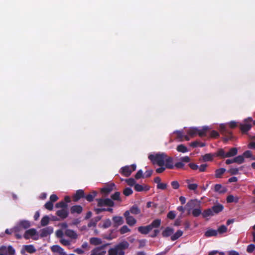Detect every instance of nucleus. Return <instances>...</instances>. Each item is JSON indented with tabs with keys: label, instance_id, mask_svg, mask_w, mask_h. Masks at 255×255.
Instances as JSON below:
<instances>
[{
	"label": "nucleus",
	"instance_id": "nucleus-1",
	"mask_svg": "<svg viewBox=\"0 0 255 255\" xmlns=\"http://www.w3.org/2000/svg\"><path fill=\"white\" fill-rule=\"evenodd\" d=\"M161 221L160 219H157L153 220L152 223L146 226H140L138 227V231L141 234L147 235L153 228H157L160 227Z\"/></svg>",
	"mask_w": 255,
	"mask_h": 255
},
{
	"label": "nucleus",
	"instance_id": "nucleus-2",
	"mask_svg": "<svg viewBox=\"0 0 255 255\" xmlns=\"http://www.w3.org/2000/svg\"><path fill=\"white\" fill-rule=\"evenodd\" d=\"M148 157L153 164L163 166L165 164V159L167 157V155L164 153H156L155 154H149Z\"/></svg>",
	"mask_w": 255,
	"mask_h": 255
},
{
	"label": "nucleus",
	"instance_id": "nucleus-3",
	"mask_svg": "<svg viewBox=\"0 0 255 255\" xmlns=\"http://www.w3.org/2000/svg\"><path fill=\"white\" fill-rule=\"evenodd\" d=\"M208 129L209 128L206 126L203 127L202 129H199L197 128H191L188 130L187 133L191 136L198 134L200 137H202L206 135Z\"/></svg>",
	"mask_w": 255,
	"mask_h": 255
},
{
	"label": "nucleus",
	"instance_id": "nucleus-4",
	"mask_svg": "<svg viewBox=\"0 0 255 255\" xmlns=\"http://www.w3.org/2000/svg\"><path fill=\"white\" fill-rule=\"evenodd\" d=\"M96 201L98 207L103 208L104 206L113 207L115 206L114 202L109 198H98L96 199Z\"/></svg>",
	"mask_w": 255,
	"mask_h": 255
},
{
	"label": "nucleus",
	"instance_id": "nucleus-5",
	"mask_svg": "<svg viewBox=\"0 0 255 255\" xmlns=\"http://www.w3.org/2000/svg\"><path fill=\"white\" fill-rule=\"evenodd\" d=\"M136 166L134 164L130 166H125L121 169L120 173L125 177H128L136 170Z\"/></svg>",
	"mask_w": 255,
	"mask_h": 255
},
{
	"label": "nucleus",
	"instance_id": "nucleus-6",
	"mask_svg": "<svg viewBox=\"0 0 255 255\" xmlns=\"http://www.w3.org/2000/svg\"><path fill=\"white\" fill-rule=\"evenodd\" d=\"M129 243L126 241H124L115 246L116 250L119 252V255H125L124 250L129 247Z\"/></svg>",
	"mask_w": 255,
	"mask_h": 255
},
{
	"label": "nucleus",
	"instance_id": "nucleus-7",
	"mask_svg": "<svg viewBox=\"0 0 255 255\" xmlns=\"http://www.w3.org/2000/svg\"><path fill=\"white\" fill-rule=\"evenodd\" d=\"M108 245V244L103 245L94 248L92 250L90 255H105L106 254L105 248Z\"/></svg>",
	"mask_w": 255,
	"mask_h": 255
},
{
	"label": "nucleus",
	"instance_id": "nucleus-8",
	"mask_svg": "<svg viewBox=\"0 0 255 255\" xmlns=\"http://www.w3.org/2000/svg\"><path fill=\"white\" fill-rule=\"evenodd\" d=\"M220 131L222 134L226 136L225 140L231 139L232 138V132L231 131L228 130L224 125H221Z\"/></svg>",
	"mask_w": 255,
	"mask_h": 255
},
{
	"label": "nucleus",
	"instance_id": "nucleus-9",
	"mask_svg": "<svg viewBox=\"0 0 255 255\" xmlns=\"http://www.w3.org/2000/svg\"><path fill=\"white\" fill-rule=\"evenodd\" d=\"M124 216L125 218L127 224L129 226H133L136 224V219L129 214L128 211H126L124 214Z\"/></svg>",
	"mask_w": 255,
	"mask_h": 255
},
{
	"label": "nucleus",
	"instance_id": "nucleus-10",
	"mask_svg": "<svg viewBox=\"0 0 255 255\" xmlns=\"http://www.w3.org/2000/svg\"><path fill=\"white\" fill-rule=\"evenodd\" d=\"M85 193L83 190L79 189L76 191L75 194L72 196L74 202H78L81 198H84Z\"/></svg>",
	"mask_w": 255,
	"mask_h": 255
},
{
	"label": "nucleus",
	"instance_id": "nucleus-11",
	"mask_svg": "<svg viewBox=\"0 0 255 255\" xmlns=\"http://www.w3.org/2000/svg\"><path fill=\"white\" fill-rule=\"evenodd\" d=\"M69 214L68 209H61L57 210L56 212V215L59 217L61 219H64L66 218Z\"/></svg>",
	"mask_w": 255,
	"mask_h": 255
},
{
	"label": "nucleus",
	"instance_id": "nucleus-12",
	"mask_svg": "<svg viewBox=\"0 0 255 255\" xmlns=\"http://www.w3.org/2000/svg\"><path fill=\"white\" fill-rule=\"evenodd\" d=\"M53 232V228L52 227H47L41 230L40 236L42 238L46 237L52 233Z\"/></svg>",
	"mask_w": 255,
	"mask_h": 255
},
{
	"label": "nucleus",
	"instance_id": "nucleus-13",
	"mask_svg": "<svg viewBox=\"0 0 255 255\" xmlns=\"http://www.w3.org/2000/svg\"><path fill=\"white\" fill-rule=\"evenodd\" d=\"M83 210V207L81 205H74L70 208V213L72 214H80Z\"/></svg>",
	"mask_w": 255,
	"mask_h": 255
},
{
	"label": "nucleus",
	"instance_id": "nucleus-14",
	"mask_svg": "<svg viewBox=\"0 0 255 255\" xmlns=\"http://www.w3.org/2000/svg\"><path fill=\"white\" fill-rule=\"evenodd\" d=\"M211 208L214 216L215 215L218 214L219 213L221 212L223 210L224 207L223 205L221 204H217L214 205Z\"/></svg>",
	"mask_w": 255,
	"mask_h": 255
},
{
	"label": "nucleus",
	"instance_id": "nucleus-15",
	"mask_svg": "<svg viewBox=\"0 0 255 255\" xmlns=\"http://www.w3.org/2000/svg\"><path fill=\"white\" fill-rule=\"evenodd\" d=\"M0 251L2 253H8V255H14L15 254V250L11 246H9L7 248L5 246H1L0 248Z\"/></svg>",
	"mask_w": 255,
	"mask_h": 255
},
{
	"label": "nucleus",
	"instance_id": "nucleus-16",
	"mask_svg": "<svg viewBox=\"0 0 255 255\" xmlns=\"http://www.w3.org/2000/svg\"><path fill=\"white\" fill-rule=\"evenodd\" d=\"M112 220L114 223V226L116 227L123 224L124 223L123 217L121 216H114Z\"/></svg>",
	"mask_w": 255,
	"mask_h": 255
},
{
	"label": "nucleus",
	"instance_id": "nucleus-17",
	"mask_svg": "<svg viewBox=\"0 0 255 255\" xmlns=\"http://www.w3.org/2000/svg\"><path fill=\"white\" fill-rule=\"evenodd\" d=\"M165 167L167 169H172L174 168V166L173 165V159L171 157H167L165 159Z\"/></svg>",
	"mask_w": 255,
	"mask_h": 255
},
{
	"label": "nucleus",
	"instance_id": "nucleus-18",
	"mask_svg": "<svg viewBox=\"0 0 255 255\" xmlns=\"http://www.w3.org/2000/svg\"><path fill=\"white\" fill-rule=\"evenodd\" d=\"M23 247L24 250H22L21 251V253L22 254H24L25 251L30 254H32L36 252V249L32 245H25Z\"/></svg>",
	"mask_w": 255,
	"mask_h": 255
},
{
	"label": "nucleus",
	"instance_id": "nucleus-19",
	"mask_svg": "<svg viewBox=\"0 0 255 255\" xmlns=\"http://www.w3.org/2000/svg\"><path fill=\"white\" fill-rule=\"evenodd\" d=\"M51 251L54 253H58L60 255H67L64 251L63 249L58 245H54L51 247Z\"/></svg>",
	"mask_w": 255,
	"mask_h": 255
},
{
	"label": "nucleus",
	"instance_id": "nucleus-20",
	"mask_svg": "<svg viewBox=\"0 0 255 255\" xmlns=\"http://www.w3.org/2000/svg\"><path fill=\"white\" fill-rule=\"evenodd\" d=\"M65 235L72 239H76L78 237L77 233L71 229H67L65 231Z\"/></svg>",
	"mask_w": 255,
	"mask_h": 255
},
{
	"label": "nucleus",
	"instance_id": "nucleus-21",
	"mask_svg": "<svg viewBox=\"0 0 255 255\" xmlns=\"http://www.w3.org/2000/svg\"><path fill=\"white\" fill-rule=\"evenodd\" d=\"M36 231L35 229H30L25 231L24 234V238L25 239H28L30 237L35 235Z\"/></svg>",
	"mask_w": 255,
	"mask_h": 255
},
{
	"label": "nucleus",
	"instance_id": "nucleus-22",
	"mask_svg": "<svg viewBox=\"0 0 255 255\" xmlns=\"http://www.w3.org/2000/svg\"><path fill=\"white\" fill-rule=\"evenodd\" d=\"M215 157V153H206L202 156V160L204 162L212 161Z\"/></svg>",
	"mask_w": 255,
	"mask_h": 255
},
{
	"label": "nucleus",
	"instance_id": "nucleus-23",
	"mask_svg": "<svg viewBox=\"0 0 255 255\" xmlns=\"http://www.w3.org/2000/svg\"><path fill=\"white\" fill-rule=\"evenodd\" d=\"M226 169L224 168L217 169L215 171V177L217 178H221L225 173Z\"/></svg>",
	"mask_w": 255,
	"mask_h": 255
},
{
	"label": "nucleus",
	"instance_id": "nucleus-24",
	"mask_svg": "<svg viewBox=\"0 0 255 255\" xmlns=\"http://www.w3.org/2000/svg\"><path fill=\"white\" fill-rule=\"evenodd\" d=\"M97 192L95 191L91 192L89 194L85 195L84 198L89 202H91L94 200L95 197L97 196Z\"/></svg>",
	"mask_w": 255,
	"mask_h": 255
},
{
	"label": "nucleus",
	"instance_id": "nucleus-25",
	"mask_svg": "<svg viewBox=\"0 0 255 255\" xmlns=\"http://www.w3.org/2000/svg\"><path fill=\"white\" fill-rule=\"evenodd\" d=\"M174 229L170 227H166L165 230L162 232V235L163 237H168L173 234Z\"/></svg>",
	"mask_w": 255,
	"mask_h": 255
},
{
	"label": "nucleus",
	"instance_id": "nucleus-26",
	"mask_svg": "<svg viewBox=\"0 0 255 255\" xmlns=\"http://www.w3.org/2000/svg\"><path fill=\"white\" fill-rule=\"evenodd\" d=\"M127 211H128L129 214L131 213L134 215L139 214L141 212L140 209L136 205H133L130 208L129 210H127Z\"/></svg>",
	"mask_w": 255,
	"mask_h": 255
},
{
	"label": "nucleus",
	"instance_id": "nucleus-27",
	"mask_svg": "<svg viewBox=\"0 0 255 255\" xmlns=\"http://www.w3.org/2000/svg\"><path fill=\"white\" fill-rule=\"evenodd\" d=\"M227 202L228 203H238L239 201V198L238 196H234L232 195H229L226 198Z\"/></svg>",
	"mask_w": 255,
	"mask_h": 255
},
{
	"label": "nucleus",
	"instance_id": "nucleus-28",
	"mask_svg": "<svg viewBox=\"0 0 255 255\" xmlns=\"http://www.w3.org/2000/svg\"><path fill=\"white\" fill-rule=\"evenodd\" d=\"M218 235L217 231L213 229H209L204 233V236L206 238H209L213 236H217Z\"/></svg>",
	"mask_w": 255,
	"mask_h": 255
},
{
	"label": "nucleus",
	"instance_id": "nucleus-29",
	"mask_svg": "<svg viewBox=\"0 0 255 255\" xmlns=\"http://www.w3.org/2000/svg\"><path fill=\"white\" fill-rule=\"evenodd\" d=\"M238 154V149L236 147L231 148L229 151L227 152L226 157H231L236 155Z\"/></svg>",
	"mask_w": 255,
	"mask_h": 255
},
{
	"label": "nucleus",
	"instance_id": "nucleus-30",
	"mask_svg": "<svg viewBox=\"0 0 255 255\" xmlns=\"http://www.w3.org/2000/svg\"><path fill=\"white\" fill-rule=\"evenodd\" d=\"M214 153L215 157H219L221 158H227V157H226L227 152H226L224 149L223 148L219 149V150Z\"/></svg>",
	"mask_w": 255,
	"mask_h": 255
},
{
	"label": "nucleus",
	"instance_id": "nucleus-31",
	"mask_svg": "<svg viewBox=\"0 0 255 255\" xmlns=\"http://www.w3.org/2000/svg\"><path fill=\"white\" fill-rule=\"evenodd\" d=\"M252 128V125L250 124H244L240 125V129L244 133L248 132Z\"/></svg>",
	"mask_w": 255,
	"mask_h": 255
},
{
	"label": "nucleus",
	"instance_id": "nucleus-32",
	"mask_svg": "<svg viewBox=\"0 0 255 255\" xmlns=\"http://www.w3.org/2000/svg\"><path fill=\"white\" fill-rule=\"evenodd\" d=\"M191 180H193V179H187L186 183L188 184V188L190 190L195 191L198 188V184L196 183H190Z\"/></svg>",
	"mask_w": 255,
	"mask_h": 255
},
{
	"label": "nucleus",
	"instance_id": "nucleus-33",
	"mask_svg": "<svg viewBox=\"0 0 255 255\" xmlns=\"http://www.w3.org/2000/svg\"><path fill=\"white\" fill-rule=\"evenodd\" d=\"M30 226V223L28 221L26 220H23L21 221L18 224V227H17L19 228H23L24 229H26L28 228Z\"/></svg>",
	"mask_w": 255,
	"mask_h": 255
},
{
	"label": "nucleus",
	"instance_id": "nucleus-34",
	"mask_svg": "<svg viewBox=\"0 0 255 255\" xmlns=\"http://www.w3.org/2000/svg\"><path fill=\"white\" fill-rule=\"evenodd\" d=\"M115 184L114 183H112L110 185L107 186V187L102 188L101 192L104 193L108 194L113 190V188Z\"/></svg>",
	"mask_w": 255,
	"mask_h": 255
},
{
	"label": "nucleus",
	"instance_id": "nucleus-35",
	"mask_svg": "<svg viewBox=\"0 0 255 255\" xmlns=\"http://www.w3.org/2000/svg\"><path fill=\"white\" fill-rule=\"evenodd\" d=\"M214 190L219 193H224L226 191V189L220 184H217L215 185Z\"/></svg>",
	"mask_w": 255,
	"mask_h": 255
},
{
	"label": "nucleus",
	"instance_id": "nucleus-36",
	"mask_svg": "<svg viewBox=\"0 0 255 255\" xmlns=\"http://www.w3.org/2000/svg\"><path fill=\"white\" fill-rule=\"evenodd\" d=\"M90 243L91 245L97 246L102 244V240L100 238L93 237L90 238Z\"/></svg>",
	"mask_w": 255,
	"mask_h": 255
},
{
	"label": "nucleus",
	"instance_id": "nucleus-37",
	"mask_svg": "<svg viewBox=\"0 0 255 255\" xmlns=\"http://www.w3.org/2000/svg\"><path fill=\"white\" fill-rule=\"evenodd\" d=\"M183 232L181 230H178L171 237V240L174 241L182 236Z\"/></svg>",
	"mask_w": 255,
	"mask_h": 255
},
{
	"label": "nucleus",
	"instance_id": "nucleus-38",
	"mask_svg": "<svg viewBox=\"0 0 255 255\" xmlns=\"http://www.w3.org/2000/svg\"><path fill=\"white\" fill-rule=\"evenodd\" d=\"M202 215L203 218H207L209 216H213L214 214L212 212L211 208H208L205 210L202 213Z\"/></svg>",
	"mask_w": 255,
	"mask_h": 255
},
{
	"label": "nucleus",
	"instance_id": "nucleus-39",
	"mask_svg": "<svg viewBox=\"0 0 255 255\" xmlns=\"http://www.w3.org/2000/svg\"><path fill=\"white\" fill-rule=\"evenodd\" d=\"M234 163H237L238 164H242L245 161L244 156L242 155H238L233 158Z\"/></svg>",
	"mask_w": 255,
	"mask_h": 255
},
{
	"label": "nucleus",
	"instance_id": "nucleus-40",
	"mask_svg": "<svg viewBox=\"0 0 255 255\" xmlns=\"http://www.w3.org/2000/svg\"><path fill=\"white\" fill-rule=\"evenodd\" d=\"M56 208L68 209V205L64 201H61L55 204Z\"/></svg>",
	"mask_w": 255,
	"mask_h": 255
},
{
	"label": "nucleus",
	"instance_id": "nucleus-41",
	"mask_svg": "<svg viewBox=\"0 0 255 255\" xmlns=\"http://www.w3.org/2000/svg\"><path fill=\"white\" fill-rule=\"evenodd\" d=\"M197 201L196 200H190L186 204L188 210H190L192 208L195 207Z\"/></svg>",
	"mask_w": 255,
	"mask_h": 255
},
{
	"label": "nucleus",
	"instance_id": "nucleus-42",
	"mask_svg": "<svg viewBox=\"0 0 255 255\" xmlns=\"http://www.w3.org/2000/svg\"><path fill=\"white\" fill-rule=\"evenodd\" d=\"M243 166L240 167L239 168H230L228 172L230 173L231 175H237L239 174V170H242Z\"/></svg>",
	"mask_w": 255,
	"mask_h": 255
},
{
	"label": "nucleus",
	"instance_id": "nucleus-43",
	"mask_svg": "<svg viewBox=\"0 0 255 255\" xmlns=\"http://www.w3.org/2000/svg\"><path fill=\"white\" fill-rule=\"evenodd\" d=\"M177 134V138L180 141H183L184 140V133L182 130H176L174 132Z\"/></svg>",
	"mask_w": 255,
	"mask_h": 255
},
{
	"label": "nucleus",
	"instance_id": "nucleus-44",
	"mask_svg": "<svg viewBox=\"0 0 255 255\" xmlns=\"http://www.w3.org/2000/svg\"><path fill=\"white\" fill-rule=\"evenodd\" d=\"M176 149L178 152L182 153H185L188 151L187 147L183 144H180L178 145Z\"/></svg>",
	"mask_w": 255,
	"mask_h": 255
},
{
	"label": "nucleus",
	"instance_id": "nucleus-45",
	"mask_svg": "<svg viewBox=\"0 0 255 255\" xmlns=\"http://www.w3.org/2000/svg\"><path fill=\"white\" fill-rule=\"evenodd\" d=\"M49 222V218L48 216H44L41 220V225L42 226H45L48 224Z\"/></svg>",
	"mask_w": 255,
	"mask_h": 255
},
{
	"label": "nucleus",
	"instance_id": "nucleus-46",
	"mask_svg": "<svg viewBox=\"0 0 255 255\" xmlns=\"http://www.w3.org/2000/svg\"><path fill=\"white\" fill-rule=\"evenodd\" d=\"M190 145L193 147H196L198 146L200 147H204L205 146V143L203 142H199L198 141H195L190 143Z\"/></svg>",
	"mask_w": 255,
	"mask_h": 255
},
{
	"label": "nucleus",
	"instance_id": "nucleus-47",
	"mask_svg": "<svg viewBox=\"0 0 255 255\" xmlns=\"http://www.w3.org/2000/svg\"><path fill=\"white\" fill-rule=\"evenodd\" d=\"M227 227L226 226L222 225L218 228L217 231V233L219 232L220 234H222L226 233L227 232Z\"/></svg>",
	"mask_w": 255,
	"mask_h": 255
},
{
	"label": "nucleus",
	"instance_id": "nucleus-48",
	"mask_svg": "<svg viewBox=\"0 0 255 255\" xmlns=\"http://www.w3.org/2000/svg\"><path fill=\"white\" fill-rule=\"evenodd\" d=\"M112 200L120 201V192H116L114 194H112L111 196Z\"/></svg>",
	"mask_w": 255,
	"mask_h": 255
},
{
	"label": "nucleus",
	"instance_id": "nucleus-49",
	"mask_svg": "<svg viewBox=\"0 0 255 255\" xmlns=\"http://www.w3.org/2000/svg\"><path fill=\"white\" fill-rule=\"evenodd\" d=\"M129 232H130V229L126 225L123 226L120 230V232L121 234H124Z\"/></svg>",
	"mask_w": 255,
	"mask_h": 255
},
{
	"label": "nucleus",
	"instance_id": "nucleus-50",
	"mask_svg": "<svg viewBox=\"0 0 255 255\" xmlns=\"http://www.w3.org/2000/svg\"><path fill=\"white\" fill-rule=\"evenodd\" d=\"M111 220L109 219H107L103 222L102 227L104 229H107L111 226Z\"/></svg>",
	"mask_w": 255,
	"mask_h": 255
},
{
	"label": "nucleus",
	"instance_id": "nucleus-51",
	"mask_svg": "<svg viewBox=\"0 0 255 255\" xmlns=\"http://www.w3.org/2000/svg\"><path fill=\"white\" fill-rule=\"evenodd\" d=\"M192 214L194 217H198L202 214L201 210L198 208L194 209L192 212Z\"/></svg>",
	"mask_w": 255,
	"mask_h": 255
},
{
	"label": "nucleus",
	"instance_id": "nucleus-52",
	"mask_svg": "<svg viewBox=\"0 0 255 255\" xmlns=\"http://www.w3.org/2000/svg\"><path fill=\"white\" fill-rule=\"evenodd\" d=\"M132 193L133 191L132 189L128 187L125 188L123 191V194L126 196H128L130 195L131 194H132Z\"/></svg>",
	"mask_w": 255,
	"mask_h": 255
},
{
	"label": "nucleus",
	"instance_id": "nucleus-53",
	"mask_svg": "<svg viewBox=\"0 0 255 255\" xmlns=\"http://www.w3.org/2000/svg\"><path fill=\"white\" fill-rule=\"evenodd\" d=\"M243 156H244V158H251L253 157V154H252V152L250 150H246L245 151L243 155H242Z\"/></svg>",
	"mask_w": 255,
	"mask_h": 255
},
{
	"label": "nucleus",
	"instance_id": "nucleus-54",
	"mask_svg": "<svg viewBox=\"0 0 255 255\" xmlns=\"http://www.w3.org/2000/svg\"><path fill=\"white\" fill-rule=\"evenodd\" d=\"M44 207L47 210L51 211L53 209V203L50 202V201H48L44 205Z\"/></svg>",
	"mask_w": 255,
	"mask_h": 255
},
{
	"label": "nucleus",
	"instance_id": "nucleus-55",
	"mask_svg": "<svg viewBox=\"0 0 255 255\" xmlns=\"http://www.w3.org/2000/svg\"><path fill=\"white\" fill-rule=\"evenodd\" d=\"M126 182L127 183V184L128 185H129L130 186H134L135 184H136L135 180L132 178H130L127 179Z\"/></svg>",
	"mask_w": 255,
	"mask_h": 255
},
{
	"label": "nucleus",
	"instance_id": "nucleus-56",
	"mask_svg": "<svg viewBox=\"0 0 255 255\" xmlns=\"http://www.w3.org/2000/svg\"><path fill=\"white\" fill-rule=\"evenodd\" d=\"M144 177L143 176V172L141 169L139 170L137 172L136 174L135 175V178L136 179H139L141 178H144Z\"/></svg>",
	"mask_w": 255,
	"mask_h": 255
},
{
	"label": "nucleus",
	"instance_id": "nucleus-57",
	"mask_svg": "<svg viewBox=\"0 0 255 255\" xmlns=\"http://www.w3.org/2000/svg\"><path fill=\"white\" fill-rule=\"evenodd\" d=\"M119 252H118L115 248L110 249L108 251V255H118Z\"/></svg>",
	"mask_w": 255,
	"mask_h": 255
},
{
	"label": "nucleus",
	"instance_id": "nucleus-58",
	"mask_svg": "<svg viewBox=\"0 0 255 255\" xmlns=\"http://www.w3.org/2000/svg\"><path fill=\"white\" fill-rule=\"evenodd\" d=\"M171 185L174 189H178L180 187V184L177 181H172Z\"/></svg>",
	"mask_w": 255,
	"mask_h": 255
},
{
	"label": "nucleus",
	"instance_id": "nucleus-59",
	"mask_svg": "<svg viewBox=\"0 0 255 255\" xmlns=\"http://www.w3.org/2000/svg\"><path fill=\"white\" fill-rule=\"evenodd\" d=\"M94 211L95 212L96 214L98 215L103 212H105V208H94Z\"/></svg>",
	"mask_w": 255,
	"mask_h": 255
},
{
	"label": "nucleus",
	"instance_id": "nucleus-60",
	"mask_svg": "<svg viewBox=\"0 0 255 255\" xmlns=\"http://www.w3.org/2000/svg\"><path fill=\"white\" fill-rule=\"evenodd\" d=\"M134 190L137 192H141L143 190V187L139 184H135L134 186Z\"/></svg>",
	"mask_w": 255,
	"mask_h": 255
},
{
	"label": "nucleus",
	"instance_id": "nucleus-61",
	"mask_svg": "<svg viewBox=\"0 0 255 255\" xmlns=\"http://www.w3.org/2000/svg\"><path fill=\"white\" fill-rule=\"evenodd\" d=\"M167 218L171 219V220H173L174 219L175 217H176V214L175 213L174 211H171L170 212H168V213L167 214Z\"/></svg>",
	"mask_w": 255,
	"mask_h": 255
},
{
	"label": "nucleus",
	"instance_id": "nucleus-62",
	"mask_svg": "<svg viewBox=\"0 0 255 255\" xmlns=\"http://www.w3.org/2000/svg\"><path fill=\"white\" fill-rule=\"evenodd\" d=\"M255 249V245L254 244H250L247 247V251L249 253H252Z\"/></svg>",
	"mask_w": 255,
	"mask_h": 255
},
{
	"label": "nucleus",
	"instance_id": "nucleus-63",
	"mask_svg": "<svg viewBox=\"0 0 255 255\" xmlns=\"http://www.w3.org/2000/svg\"><path fill=\"white\" fill-rule=\"evenodd\" d=\"M167 184L160 183L158 185H157V188L161 190H165L167 188Z\"/></svg>",
	"mask_w": 255,
	"mask_h": 255
},
{
	"label": "nucleus",
	"instance_id": "nucleus-64",
	"mask_svg": "<svg viewBox=\"0 0 255 255\" xmlns=\"http://www.w3.org/2000/svg\"><path fill=\"white\" fill-rule=\"evenodd\" d=\"M184 163L181 161L180 162H178L176 163L174 166L177 169H181L184 167Z\"/></svg>",
	"mask_w": 255,
	"mask_h": 255
}]
</instances>
